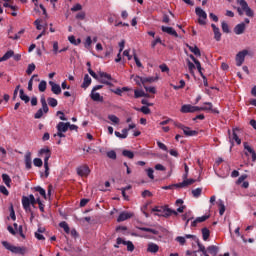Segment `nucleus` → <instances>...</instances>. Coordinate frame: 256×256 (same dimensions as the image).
Segmentation results:
<instances>
[{"mask_svg": "<svg viewBox=\"0 0 256 256\" xmlns=\"http://www.w3.org/2000/svg\"><path fill=\"white\" fill-rule=\"evenodd\" d=\"M152 213L158 217H171V215H178L177 211L167 206H156L152 208Z\"/></svg>", "mask_w": 256, "mask_h": 256, "instance_id": "nucleus-1", "label": "nucleus"}, {"mask_svg": "<svg viewBox=\"0 0 256 256\" xmlns=\"http://www.w3.org/2000/svg\"><path fill=\"white\" fill-rule=\"evenodd\" d=\"M237 4L240 5V7L237 8V12L240 16L245 13L247 17H255V12L249 7V4H247V1L245 0H237Z\"/></svg>", "mask_w": 256, "mask_h": 256, "instance_id": "nucleus-2", "label": "nucleus"}, {"mask_svg": "<svg viewBox=\"0 0 256 256\" xmlns=\"http://www.w3.org/2000/svg\"><path fill=\"white\" fill-rule=\"evenodd\" d=\"M39 156L44 157L45 175L49 177V159H51V150L48 147L42 148L39 151Z\"/></svg>", "mask_w": 256, "mask_h": 256, "instance_id": "nucleus-3", "label": "nucleus"}, {"mask_svg": "<svg viewBox=\"0 0 256 256\" xmlns=\"http://www.w3.org/2000/svg\"><path fill=\"white\" fill-rule=\"evenodd\" d=\"M40 102L42 108H40L34 115L35 119H41L43 117V113H49V106H47V100L45 99V95H42L40 98Z\"/></svg>", "mask_w": 256, "mask_h": 256, "instance_id": "nucleus-4", "label": "nucleus"}, {"mask_svg": "<svg viewBox=\"0 0 256 256\" xmlns=\"http://www.w3.org/2000/svg\"><path fill=\"white\" fill-rule=\"evenodd\" d=\"M195 13L198 18L199 25H207V12L203 10L201 7L195 8Z\"/></svg>", "mask_w": 256, "mask_h": 256, "instance_id": "nucleus-5", "label": "nucleus"}, {"mask_svg": "<svg viewBox=\"0 0 256 256\" xmlns=\"http://www.w3.org/2000/svg\"><path fill=\"white\" fill-rule=\"evenodd\" d=\"M181 113H196L199 111V106H192L191 104H185L181 107Z\"/></svg>", "mask_w": 256, "mask_h": 256, "instance_id": "nucleus-6", "label": "nucleus"}, {"mask_svg": "<svg viewBox=\"0 0 256 256\" xmlns=\"http://www.w3.org/2000/svg\"><path fill=\"white\" fill-rule=\"evenodd\" d=\"M247 53H249L247 50H243L236 55L237 67H241L243 65V63L245 62V56L247 55Z\"/></svg>", "mask_w": 256, "mask_h": 256, "instance_id": "nucleus-7", "label": "nucleus"}, {"mask_svg": "<svg viewBox=\"0 0 256 256\" xmlns=\"http://www.w3.org/2000/svg\"><path fill=\"white\" fill-rule=\"evenodd\" d=\"M117 244L118 245H126L127 246V251H135V245H133V242L131 241H125L123 238H117Z\"/></svg>", "mask_w": 256, "mask_h": 256, "instance_id": "nucleus-8", "label": "nucleus"}, {"mask_svg": "<svg viewBox=\"0 0 256 256\" xmlns=\"http://www.w3.org/2000/svg\"><path fill=\"white\" fill-rule=\"evenodd\" d=\"M77 173L80 177H89L91 170L89 169V166L83 165L77 168Z\"/></svg>", "mask_w": 256, "mask_h": 256, "instance_id": "nucleus-9", "label": "nucleus"}, {"mask_svg": "<svg viewBox=\"0 0 256 256\" xmlns=\"http://www.w3.org/2000/svg\"><path fill=\"white\" fill-rule=\"evenodd\" d=\"M236 131H237V128L233 129L232 136H231V131L228 130L229 141L232 145H233V141H235L237 143V145H241V138H239V136H237Z\"/></svg>", "mask_w": 256, "mask_h": 256, "instance_id": "nucleus-10", "label": "nucleus"}, {"mask_svg": "<svg viewBox=\"0 0 256 256\" xmlns=\"http://www.w3.org/2000/svg\"><path fill=\"white\" fill-rule=\"evenodd\" d=\"M100 77V83H104V85H111V75L105 73V72H99Z\"/></svg>", "mask_w": 256, "mask_h": 256, "instance_id": "nucleus-11", "label": "nucleus"}, {"mask_svg": "<svg viewBox=\"0 0 256 256\" xmlns=\"http://www.w3.org/2000/svg\"><path fill=\"white\" fill-rule=\"evenodd\" d=\"M244 149L245 151V155L249 156V153L252 155V161L255 162L256 161V153L255 150H253V148H251V146H249V143L244 142Z\"/></svg>", "mask_w": 256, "mask_h": 256, "instance_id": "nucleus-12", "label": "nucleus"}, {"mask_svg": "<svg viewBox=\"0 0 256 256\" xmlns=\"http://www.w3.org/2000/svg\"><path fill=\"white\" fill-rule=\"evenodd\" d=\"M22 205L24 210L26 211V213H31V200L29 198V196H24L22 198Z\"/></svg>", "mask_w": 256, "mask_h": 256, "instance_id": "nucleus-13", "label": "nucleus"}, {"mask_svg": "<svg viewBox=\"0 0 256 256\" xmlns=\"http://www.w3.org/2000/svg\"><path fill=\"white\" fill-rule=\"evenodd\" d=\"M131 217H133V212L124 211L120 213V215L117 218V221L118 223H121L123 221H127V219H131Z\"/></svg>", "mask_w": 256, "mask_h": 256, "instance_id": "nucleus-14", "label": "nucleus"}, {"mask_svg": "<svg viewBox=\"0 0 256 256\" xmlns=\"http://www.w3.org/2000/svg\"><path fill=\"white\" fill-rule=\"evenodd\" d=\"M49 85L51 86V91L54 95H61V86L53 81H49Z\"/></svg>", "mask_w": 256, "mask_h": 256, "instance_id": "nucleus-15", "label": "nucleus"}, {"mask_svg": "<svg viewBox=\"0 0 256 256\" xmlns=\"http://www.w3.org/2000/svg\"><path fill=\"white\" fill-rule=\"evenodd\" d=\"M195 181H196L195 179H186V180H183V182L181 183L175 184V186H176V189L185 188V187H189V185H193Z\"/></svg>", "mask_w": 256, "mask_h": 256, "instance_id": "nucleus-16", "label": "nucleus"}, {"mask_svg": "<svg viewBox=\"0 0 256 256\" xmlns=\"http://www.w3.org/2000/svg\"><path fill=\"white\" fill-rule=\"evenodd\" d=\"M70 123L67 122H59L56 126L57 131H61L62 133H67L69 131Z\"/></svg>", "mask_w": 256, "mask_h": 256, "instance_id": "nucleus-17", "label": "nucleus"}, {"mask_svg": "<svg viewBox=\"0 0 256 256\" xmlns=\"http://www.w3.org/2000/svg\"><path fill=\"white\" fill-rule=\"evenodd\" d=\"M245 29H247V26L245 25V22H242L236 25L234 32L236 35H243V33H245Z\"/></svg>", "mask_w": 256, "mask_h": 256, "instance_id": "nucleus-18", "label": "nucleus"}, {"mask_svg": "<svg viewBox=\"0 0 256 256\" xmlns=\"http://www.w3.org/2000/svg\"><path fill=\"white\" fill-rule=\"evenodd\" d=\"M161 30L163 31V33H167L168 35H172L173 37H179V34H177V31H175L173 27L162 26Z\"/></svg>", "mask_w": 256, "mask_h": 256, "instance_id": "nucleus-19", "label": "nucleus"}, {"mask_svg": "<svg viewBox=\"0 0 256 256\" xmlns=\"http://www.w3.org/2000/svg\"><path fill=\"white\" fill-rule=\"evenodd\" d=\"M199 111H212V113H219L217 110L213 109V104L211 102L204 103V106L199 107Z\"/></svg>", "mask_w": 256, "mask_h": 256, "instance_id": "nucleus-20", "label": "nucleus"}, {"mask_svg": "<svg viewBox=\"0 0 256 256\" xmlns=\"http://www.w3.org/2000/svg\"><path fill=\"white\" fill-rule=\"evenodd\" d=\"M11 253H18L20 255H25L27 253V248L12 246Z\"/></svg>", "mask_w": 256, "mask_h": 256, "instance_id": "nucleus-21", "label": "nucleus"}, {"mask_svg": "<svg viewBox=\"0 0 256 256\" xmlns=\"http://www.w3.org/2000/svg\"><path fill=\"white\" fill-rule=\"evenodd\" d=\"M207 253H209L210 255H213V256H217V254L219 253V247L216 245L208 246Z\"/></svg>", "mask_w": 256, "mask_h": 256, "instance_id": "nucleus-22", "label": "nucleus"}, {"mask_svg": "<svg viewBox=\"0 0 256 256\" xmlns=\"http://www.w3.org/2000/svg\"><path fill=\"white\" fill-rule=\"evenodd\" d=\"M211 27L214 32V39H216L217 41H221V31L219 30V27H216L215 24H211Z\"/></svg>", "mask_w": 256, "mask_h": 256, "instance_id": "nucleus-23", "label": "nucleus"}, {"mask_svg": "<svg viewBox=\"0 0 256 256\" xmlns=\"http://www.w3.org/2000/svg\"><path fill=\"white\" fill-rule=\"evenodd\" d=\"M24 161H25L26 169H31L32 167L31 152H27L25 154Z\"/></svg>", "mask_w": 256, "mask_h": 256, "instance_id": "nucleus-24", "label": "nucleus"}, {"mask_svg": "<svg viewBox=\"0 0 256 256\" xmlns=\"http://www.w3.org/2000/svg\"><path fill=\"white\" fill-rule=\"evenodd\" d=\"M186 47H188L189 51H191V53H194L196 57H201V50H199V47L191 46L189 44H186Z\"/></svg>", "mask_w": 256, "mask_h": 256, "instance_id": "nucleus-25", "label": "nucleus"}, {"mask_svg": "<svg viewBox=\"0 0 256 256\" xmlns=\"http://www.w3.org/2000/svg\"><path fill=\"white\" fill-rule=\"evenodd\" d=\"M175 205L178 207L176 213H183V211H185V205H183L182 199L176 200Z\"/></svg>", "mask_w": 256, "mask_h": 256, "instance_id": "nucleus-26", "label": "nucleus"}, {"mask_svg": "<svg viewBox=\"0 0 256 256\" xmlns=\"http://www.w3.org/2000/svg\"><path fill=\"white\" fill-rule=\"evenodd\" d=\"M183 133L186 135V137H195V135H197V131L191 130V128L187 126L184 127Z\"/></svg>", "mask_w": 256, "mask_h": 256, "instance_id": "nucleus-27", "label": "nucleus"}, {"mask_svg": "<svg viewBox=\"0 0 256 256\" xmlns=\"http://www.w3.org/2000/svg\"><path fill=\"white\" fill-rule=\"evenodd\" d=\"M115 135L118 137V139H127V136L129 135V129H123L122 134L120 132L115 131Z\"/></svg>", "mask_w": 256, "mask_h": 256, "instance_id": "nucleus-28", "label": "nucleus"}, {"mask_svg": "<svg viewBox=\"0 0 256 256\" xmlns=\"http://www.w3.org/2000/svg\"><path fill=\"white\" fill-rule=\"evenodd\" d=\"M207 219H209V216L198 217L194 221H192L191 226L197 227L198 223H203V221H207Z\"/></svg>", "mask_w": 256, "mask_h": 256, "instance_id": "nucleus-29", "label": "nucleus"}, {"mask_svg": "<svg viewBox=\"0 0 256 256\" xmlns=\"http://www.w3.org/2000/svg\"><path fill=\"white\" fill-rule=\"evenodd\" d=\"M147 251L149 253H157L159 251V246L155 243H149Z\"/></svg>", "mask_w": 256, "mask_h": 256, "instance_id": "nucleus-30", "label": "nucleus"}, {"mask_svg": "<svg viewBox=\"0 0 256 256\" xmlns=\"http://www.w3.org/2000/svg\"><path fill=\"white\" fill-rule=\"evenodd\" d=\"M155 81H159V77H153V76H149V77H143V85L145 86L146 83H155Z\"/></svg>", "mask_w": 256, "mask_h": 256, "instance_id": "nucleus-31", "label": "nucleus"}, {"mask_svg": "<svg viewBox=\"0 0 256 256\" xmlns=\"http://www.w3.org/2000/svg\"><path fill=\"white\" fill-rule=\"evenodd\" d=\"M90 97L93 101H103L101 94L95 92V90H92Z\"/></svg>", "mask_w": 256, "mask_h": 256, "instance_id": "nucleus-32", "label": "nucleus"}, {"mask_svg": "<svg viewBox=\"0 0 256 256\" xmlns=\"http://www.w3.org/2000/svg\"><path fill=\"white\" fill-rule=\"evenodd\" d=\"M14 55V52L13 50H9L7 51L3 57L0 58V63L3 62V61H8V59H11V57H13Z\"/></svg>", "mask_w": 256, "mask_h": 256, "instance_id": "nucleus-33", "label": "nucleus"}, {"mask_svg": "<svg viewBox=\"0 0 256 256\" xmlns=\"http://www.w3.org/2000/svg\"><path fill=\"white\" fill-rule=\"evenodd\" d=\"M140 231H145L146 233H152V235H159V231L153 229V228H147V227H139Z\"/></svg>", "mask_w": 256, "mask_h": 256, "instance_id": "nucleus-34", "label": "nucleus"}, {"mask_svg": "<svg viewBox=\"0 0 256 256\" xmlns=\"http://www.w3.org/2000/svg\"><path fill=\"white\" fill-rule=\"evenodd\" d=\"M217 205L219 207V215H224L225 214V204L223 203V200L219 199L217 201Z\"/></svg>", "mask_w": 256, "mask_h": 256, "instance_id": "nucleus-35", "label": "nucleus"}, {"mask_svg": "<svg viewBox=\"0 0 256 256\" xmlns=\"http://www.w3.org/2000/svg\"><path fill=\"white\" fill-rule=\"evenodd\" d=\"M34 191H36L37 193H39L41 195V197H43L44 199H47V194L45 192V189H43L41 186H37L34 188Z\"/></svg>", "mask_w": 256, "mask_h": 256, "instance_id": "nucleus-36", "label": "nucleus"}, {"mask_svg": "<svg viewBox=\"0 0 256 256\" xmlns=\"http://www.w3.org/2000/svg\"><path fill=\"white\" fill-rule=\"evenodd\" d=\"M90 85H91V77H89V74H86V75L84 76V82H83L82 87L87 88V87H89Z\"/></svg>", "mask_w": 256, "mask_h": 256, "instance_id": "nucleus-37", "label": "nucleus"}, {"mask_svg": "<svg viewBox=\"0 0 256 256\" xmlns=\"http://www.w3.org/2000/svg\"><path fill=\"white\" fill-rule=\"evenodd\" d=\"M2 179H3V183H5L7 187H11V177H9V175L3 174Z\"/></svg>", "mask_w": 256, "mask_h": 256, "instance_id": "nucleus-38", "label": "nucleus"}, {"mask_svg": "<svg viewBox=\"0 0 256 256\" xmlns=\"http://www.w3.org/2000/svg\"><path fill=\"white\" fill-rule=\"evenodd\" d=\"M38 89L41 93H44V91H46L47 89V82L45 80H42L38 85Z\"/></svg>", "mask_w": 256, "mask_h": 256, "instance_id": "nucleus-39", "label": "nucleus"}, {"mask_svg": "<svg viewBox=\"0 0 256 256\" xmlns=\"http://www.w3.org/2000/svg\"><path fill=\"white\" fill-rule=\"evenodd\" d=\"M20 99L22 101H24V103H29V101H30L29 96H27V94H25L23 89L20 90Z\"/></svg>", "mask_w": 256, "mask_h": 256, "instance_id": "nucleus-40", "label": "nucleus"}, {"mask_svg": "<svg viewBox=\"0 0 256 256\" xmlns=\"http://www.w3.org/2000/svg\"><path fill=\"white\" fill-rule=\"evenodd\" d=\"M187 65H188V69H189V72L191 73V75H195V64H193V62H191V60H187Z\"/></svg>", "mask_w": 256, "mask_h": 256, "instance_id": "nucleus-41", "label": "nucleus"}, {"mask_svg": "<svg viewBox=\"0 0 256 256\" xmlns=\"http://www.w3.org/2000/svg\"><path fill=\"white\" fill-rule=\"evenodd\" d=\"M210 235H211V232L207 228L202 229V237L204 241H207Z\"/></svg>", "mask_w": 256, "mask_h": 256, "instance_id": "nucleus-42", "label": "nucleus"}, {"mask_svg": "<svg viewBox=\"0 0 256 256\" xmlns=\"http://www.w3.org/2000/svg\"><path fill=\"white\" fill-rule=\"evenodd\" d=\"M134 96L136 99H139V97H147V94L143 90H135Z\"/></svg>", "mask_w": 256, "mask_h": 256, "instance_id": "nucleus-43", "label": "nucleus"}, {"mask_svg": "<svg viewBox=\"0 0 256 256\" xmlns=\"http://www.w3.org/2000/svg\"><path fill=\"white\" fill-rule=\"evenodd\" d=\"M122 155L124 157H127L128 159H133L135 157V154L133 152L129 151V150H124L122 152Z\"/></svg>", "mask_w": 256, "mask_h": 256, "instance_id": "nucleus-44", "label": "nucleus"}, {"mask_svg": "<svg viewBox=\"0 0 256 256\" xmlns=\"http://www.w3.org/2000/svg\"><path fill=\"white\" fill-rule=\"evenodd\" d=\"M68 40L72 45H79L81 43V39H75V36H69Z\"/></svg>", "mask_w": 256, "mask_h": 256, "instance_id": "nucleus-45", "label": "nucleus"}, {"mask_svg": "<svg viewBox=\"0 0 256 256\" xmlns=\"http://www.w3.org/2000/svg\"><path fill=\"white\" fill-rule=\"evenodd\" d=\"M108 119H109L110 121H112V123H113L114 125H119V117H117V116H115V115H109V116H108Z\"/></svg>", "mask_w": 256, "mask_h": 256, "instance_id": "nucleus-46", "label": "nucleus"}, {"mask_svg": "<svg viewBox=\"0 0 256 256\" xmlns=\"http://www.w3.org/2000/svg\"><path fill=\"white\" fill-rule=\"evenodd\" d=\"M60 227L64 229L65 233L69 234L70 233V228L67 222H60Z\"/></svg>", "mask_w": 256, "mask_h": 256, "instance_id": "nucleus-47", "label": "nucleus"}, {"mask_svg": "<svg viewBox=\"0 0 256 256\" xmlns=\"http://www.w3.org/2000/svg\"><path fill=\"white\" fill-rule=\"evenodd\" d=\"M196 243H197L198 249H199V251L202 253V255L207 254V248H205V247L203 246V244L199 243V239H198V242H196Z\"/></svg>", "mask_w": 256, "mask_h": 256, "instance_id": "nucleus-48", "label": "nucleus"}, {"mask_svg": "<svg viewBox=\"0 0 256 256\" xmlns=\"http://www.w3.org/2000/svg\"><path fill=\"white\" fill-rule=\"evenodd\" d=\"M92 43H93V40L91 39V36H88V37L86 38L84 47H85L86 49H90Z\"/></svg>", "mask_w": 256, "mask_h": 256, "instance_id": "nucleus-49", "label": "nucleus"}, {"mask_svg": "<svg viewBox=\"0 0 256 256\" xmlns=\"http://www.w3.org/2000/svg\"><path fill=\"white\" fill-rule=\"evenodd\" d=\"M86 13L81 11V12H78L76 14V19H78L79 21H84L85 17H86Z\"/></svg>", "mask_w": 256, "mask_h": 256, "instance_id": "nucleus-50", "label": "nucleus"}, {"mask_svg": "<svg viewBox=\"0 0 256 256\" xmlns=\"http://www.w3.org/2000/svg\"><path fill=\"white\" fill-rule=\"evenodd\" d=\"M202 191H203V189H201V188H196V189L192 190L193 197H200Z\"/></svg>", "mask_w": 256, "mask_h": 256, "instance_id": "nucleus-51", "label": "nucleus"}, {"mask_svg": "<svg viewBox=\"0 0 256 256\" xmlns=\"http://www.w3.org/2000/svg\"><path fill=\"white\" fill-rule=\"evenodd\" d=\"M54 55H58L59 53V42L55 41L53 42V49H52Z\"/></svg>", "mask_w": 256, "mask_h": 256, "instance_id": "nucleus-52", "label": "nucleus"}, {"mask_svg": "<svg viewBox=\"0 0 256 256\" xmlns=\"http://www.w3.org/2000/svg\"><path fill=\"white\" fill-rule=\"evenodd\" d=\"M88 73L93 77V79H96L97 81H100L101 77L97 75L94 71H92L91 68L88 69Z\"/></svg>", "mask_w": 256, "mask_h": 256, "instance_id": "nucleus-53", "label": "nucleus"}, {"mask_svg": "<svg viewBox=\"0 0 256 256\" xmlns=\"http://www.w3.org/2000/svg\"><path fill=\"white\" fill-rule=\"evenodd\" d=\"M158 43L163 44V41H161L160 37H157L154 41L151 42L152 49H155Z\"/></svg>", "mask_w": 256, "mask_h": 256, "instance_id": "nucleus-54", "label": "nucleus"}, {"mask_svg": "<svg viewBox=\"0 0 256 256\" xmlns=\"http://www.w3.org/2000/svg\"><path fill=\"white\" fill-rule=\"evenodd\" d=\"M145 91H147L148 93H157V89L155 87L152 86H144Z\"/></svg>", "mask_w": 256, "mask_h": 256, "instance_id": "nucleus-55", "label": "nucleus"}, {"mask_svg": "<svg viewBox=\"0 0 256 256\" xmlns=\"http://www.w3.org/2000/svg\"><path fill=\"white\" fill-rule=\"evenodd\" d=\"M48 105H50V107H57V99L48 98Z\"/></svg>", "mask_w": 256, "mask_h": 256, "instance_id": "nucleus-56", "label": "nucleus"}, {"mask_svg": "<svg viewBox=\"0 0 256 256\" xmlns=\"http://www.w3.org/2000/svg\"><path fill=\"white\" fill-rule=\"evenodd\" d=\"M107 157L109 159H117V153L114 150H111V151L107 152Z\"/></svg>", "mask_w": 256, "mask_h": 256, "instance_id": "nucleus-57", "label": "nucleus"}, {"mask_svg": "<svg viewBox=\"0 0 256 256\" xmlns=\"http://www.w3.org/2000/svg\"><path fill=\"white\" fill-rule=\"evenodd\" d=\"M33 71H35V65L32 63V64L28 65L26 73H27V75H31V73H33Z\"/></svg>", "mask_w": 256, "mask_h": 256, "instance_id": "nucleus-58", "label": "nucleus"}, {"mask_svg": "<svg viewBox=\"0 0 256 256\" xmlns=\"http://www.w3.org/2000/svg\"><path fill=\"white\" fill-rule=\"evenodd\" d=\"M34 165L35 167H43V160H41V158H35Z\"/></svg>", "mask_w": 256, "mask_h": 256, "instance_id": "nucleus-59", "label": "nucleus"}, {"mask_svg": "<svg viewBox=\"0 0 256 256\" xmlns=\"http://www.w3.org/2000/svg\"><path fill=\"white\" fill-rule=\"evenodd\" d=\"M134 81H135L136 85H139V87H141V85H143V77L136 76L134 78Z\"/></svg>", "mask_w": 256, "mask_h": 256, "instance_id": "nucleus-60", "label": "nucleus"}, {"mask_svg": "<svg viewBox=\"0 0 256 256\" xmlns=\"http://www.w3.org/2000/svg\"><path fill=\"white\" fill-rule=\"evenodd\" d=\"M3 247H5V249H7L8 251H12L13 250V245L9 244V242L7 241H3L2 242Z\"/></svg>", "mask_w": 256, "mask_h": 256, "instance_id": "nucleus-61", "label": "nucleus"}, {"mask_svg": "<svg viewBox=\"0 0 256 256\" xmlns=\"http://www.w3.org/2000/svg\"><path fill=\"white\" fill-rule=\"evenodd\" d=\"M176 241L180 243V245H184L186 243L185 236H178L176 237Z\"/></svg>", "mask_w": 256, "mask_h": 256, "instance_id": "nucleus-62", "label": "nucleus"}, {"mask_svg": "<svg viewBox=\"0 0 256 256\" xmlns=\"http://www.w3.org/2000/svg\"><path fill=\"white\" fill-rule=\"evenodd\" d=\"M222 31L224 33H229V25L227 24V22H222Z\"/></svg>", "mask_w": 256, "mask_h": 256, "instance_id": "nucleus-63", "label": "nucleus"}, {"mask_svg": "<svg viewBox=\"0 0 256 256\" xmlns=\"http://www.w3.org/2000/svg\"><path fill=\"white\" fill-rule=\"evenodd\" d=\"M83 9V6L81 4H76L71 8V11L76 12V11H81Z\"/></svg>", "mask_w": 256, "mask_h": 256, "instance_id": "nucleus-64", "label": "nucleus"}]
</instances>
